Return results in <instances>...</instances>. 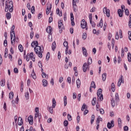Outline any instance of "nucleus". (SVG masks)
I'll use <instances>...</instances> for the list:
<instances>
[{
    "label": "nucleus",
    "instance_id": "obj_1",
    "mask_svg": "<svg viewBox=\"0 0 131 131\" xmlns=\"http://www.w3.org/2000/svg\"><path fill=\"white\" fill-rule=\"evenodd\" d=\"M15 25H13L11 28V31H10V37H11V42L12 46H14L16 43H18L19 42V37H16L15 35Z\"/></svg>",
    "mask_w": 131,
    "mask_h": 131
},
{
    "label": "nucleus",
    "instance_id": "obj_2",
    "mask_svg": "<svg viewBox=\"0 0 131 131\" xmlns=\"http://www.w3.org/2000/svg\"><path fill=\"white\" fill-rule=\"evenodd\" d=\"M5 12H10V13H12L13 11H14V6H13V1H10L8 3V1H6L5 2Z\"/></svg>",
    "mask_w": 131,
    "mask_h": 131
},
{
    "label": "nucleus",
    "instance_id": "obj_3",
    "mask_svg": "<svg viewBox=\"0 0 131 131\" xmlns=\"http://www.w3.org/2000/svg\"><path fill=\"white\" fill-rule=\"evenodd\" d=\"M34 52L39 58H42V53H43V50L41 49V47L40 46L35 47L34 48Z\"/></svg>",
    "mask_w": 131,
    "mask_h": 131
},
{
    "label": "nucleus",
    "instance_id": "obj_4",
    "mask_svg": "<svg viewBox=\"0 0 131 131\" xmlns=\"http://www.w3.org/2000/svg\"><path fill=\"white\" fill-rule=\"evenodd\" d=\"M102 92H103V90H102L101 89H99L97 91V99L99 100V101H103V100H104L103 94H102Z\"/></svg>",
    "mask_w": 131,
    "mask_h": 131
},
{
    "label": "nucleus",
    "instance_id": "obj_5",
    "mask_svg": "<svg viewBox=\"0 0 131 131\" xmlns=\"http://www.w3.org/2000/svg\"><path fill=\"white\" fill-rule=\"evenodd\" d=\"M81 27L82 29L85 28V30H88L89 28H88V23L85 21V19H82L81 21Z\"/></svg>",
    "mask_w": 131,
    "mask_h": 131
},
{
    "label": "nucleus",
    "instance_id": "obj_6",
    "mask_svg": "<svg viewBox=\"0 0 131 131\" xmlns=\"http://www.w3.org/2000/svg\"><path fill=\"white\" fill-rule=\"evenodd\" d=\"M88 70H90V64H88V63L85 62L82 67V71L83 72H85L88 71Z\"/></svg>",
    "mask_w": 131,
    "mask_h": 131
},
{
    "label": "nucleus",
    "instance_id": "obj_7",
    "mask_svg": "<svg viewBox=\"0 0 131 131\" xmlns=\"http://www.w3.org/2000/svg\"><path fill=\"white\" fill-rule=\"evenodd\" d=\"M103 11L104 14H106L108 17H110V10H109V9H107V7H104Z\"/></svg>",
    "mask_w": 131,
    "mask_h": 131
},
{
    "label": "nucleus",
    "instance_id": "obj_8",
    "mask_svg": "<svg viewBox=\"0 0 131 131\" xmlns=\"http://www.w3.org/2000/svg\"><path fill=\"white\" fill-rule=\"evenodd\" d=\"M58 28L59 29H63L64 28V24H63V20L62 19L58 20Z\"/></svg>",
    "mask_w": 131,
    "mask_h": 131
},
{
    "label": "nucleus",
    "instance_id": "obj_9",
    "mask_svg": "<svg viewBox=\"0 0 131 131\" xmlns=\"http://www.w3.org/2000/svg\"><path fill=\"white\" fill-rule=\"evenodd\" d=\"M107 126L109 129H111L112 127H114V121L112 120L111 122H108Z\"/></svg>",
    "mask_w": 131,
    "mask_h": 131
},
{
    "label": "nucleus",
    "instance_id": "obj_10",
    "mask_svg": "<svg viewBox=\"0 0 131 131\" xmlns=\"http://www.w3.org/2000/svg\"><path fill=\"white\" fill-rule=\"evenodd\" d=\"M124 82V81L123 80V76L122 75L121 76V77L119 79L118 86H120V85H121V83H123Z\"/></svg>",
    "mask_w": 131,
    "mask_h": 131
},
{
    "label": "nucleus",
    "instance_id": "obj_11",
    "mask_svg": "<svg viewBox=\"0 0 131 131\" xmlns=\"http://www.w3.org/2000/svg\"><path fill=\"white\" fill-rule=\"evenodd\" d=\"M52 6L51 4L49 6L47 7V8L46 9V14H47V15H49L50 14V13L51 12V10L52 9Z\"/></svg>",
    "mask_w": 131,
    "mask_h": 131
},
{
    "label": "nucleus",
    "instance_id": "obj_12",
    "mask_svg": "<svg viewBox=\"0 0 131 131\" xmlns=\"http://www.w3.org/2000/svg\"><path fill=\"white\" fill-rule=\"evenodd\" d=\"M28 121L30 124L32 125L33 124V117L30 115L28 118Z\"/></svg>",
    "mask_w": 131,
    "mask_h": 131
},
{
    "label": "nucleus",
    "instance_id": "obj_13",
    "mask_svg": "<svg viewBox=\"0 0 131 131\" xmlns=\"http://www.w3.org/2000/svg\"><path fill=\"white\" fill-rule=\"evenodd\" d=\"M32 48H35L38 47V42L37 41H33L31 43Z\"/></svg>",
    "mask_w": 131,
    "mask_h": 131
},
{
    "label": "nucleus",
    "instance_id": "obj_14",
    "mask_svg": "<svg viewBox=\"0 0 131 131\" xmlns=\"http://www.w3.org/2000/svg\"><path fill=\"white\" fill-rule=\"evenodd\" d=\"M82 51L83 52V55L85 56V57H88V52L86 51V49H85L84 47H82Z\"/></svg>",
    "mask_w": 131,
    "mask_h": 131
},
{
    "label": "nucleus",
    "instance_id": "obj_15",
    "mask_svg": "<svg viewBox=\"0 0 131 131\" xmlns=\"http://www.w3.org/2000/svg\"><path fill=\"white\" fill-rule=\"evenodd\" d=\"M73 9L74 12H77L78 10L77 6L76 5V4H75V3L74 2L73 3Z\"/></svg>",
    "mask_w": 131,
    "mask_h": 131
},
{
    "label": "nucleus",
    "instance_id": "obj_16",
    "mask_svg": "<svg viewBox=\"0 0 131 131\" xmlns=\"http://www.w3.org/2000/svg\"><path fill=\"white\" fill-rule=\"evenodd\" d=\"M18 125H22V124H23V120L21 117H18Z\"/></svg>",
    "mask_w": 131,
    "mask_h": 131
},
{
    "label": "nucleus",
    "instance_id": "obj_17",
    "mask_svg": "<svg viewBox=\"0 0 131 131\" xmlns=\"http://www.w3.org/2000/svg\"><path fill=\"white\" fill-rule=\"evenodd\" d=\"M6 17L7 20H10L12 18V14L10 12H7L6 14Z\"/></svg>",
    "mask_w": 131,
    "mask_h": 131
},
{
    "label": "nucleus",
    "instance_id": "obj_18",
    "mask_svg": "<svg viewBox=\"0 0 131 131\" xmlns=\"http://www.w3.org/2000/svg\"><path fill=\"white\" fill-rule=\"evenodd\" d=\"M97 27H100V28H102L103 27V19H101L99 24L97 25Z\"/></svg>",
    "mask_w": 131,
    "mask_h": 131
},
{
    "label": "nucleus",
    "instance_id": "obj_19",
    "mask_svg": "<svg viewBox=\"0 0 131 131\" xmlns=\"http://www.w3.org/2000/svg\"><path fill=\"white\" fill-rule=\"evenodd\" d=\"M0 84L1 86H5L6 84V79H2L1 81H0Z\"/></svg>",
    "mask_w": 131,
    "mask_h": 131
},
{
    "label": "nucleus",
    "instance_id": "obj_20",
    "mask_svg": "<svg viewBox=\"0 0 131 131\" xmlns=\"http://www.w3.org/2000/svg\"><path fill=\"white\" fill-rule=\"evenodd\" d=\"M80 80L79 79H78L76 80V84H77V88L78 89H79L80 88V84H81Z\"/></svg>",
    "mask_w": 131,
    "mask_h": 131
},
{
    "label": "nucleus",
    "instance_id": "obj_21",
    "mask_svg": "<svg viewBox=\"0 0 131 131\" xmlns=\"http://www.w3.org/2000/svg\"><path fill=\"white\" fill-rule=\"evenodd\" d=\"M43 86H48V81L46 79H43L42 81Z\"/></svg>",
    "mask_w": 131,
    "mask_h": 131
},
{
    "label": "nucleus",
    "instance_id": "obj_22",
    "mask_svg": "<svg viewBox=\"0 0 131 131\" xmlns=\"http://www.w3.org/2000/svg\"><path fill=\"white\" fill-rule=\"evenodd\" d=\"M31 76H32V78H33V79H36V74H35V72H34V70H32Z\"/></svg>",
    "mask_w": 131,
    "mask_h": 131
},
{
    "label": "nucleus",
    "instance_id": "obj_23",
    "mask_svg": "<svg viewBox=\"0 0 131 131\" xmlns=\"http://www.w3.org/2000/svg\"><path fill=\"white\" fill-rule=\"evenodd\" d=\"M38 65L39 68H41V71L42 72V71H43V69H42V62L41 61H39L38 62Z\"/></svg>",
    "mask_w": 131,
    "mask_h": 131
},
{
    "label": "nucleus",
    "instance_id": "obj_24",
    "mask_svg": "<svg viewBox=\"0 0 131 131\" xmlns=\"http://www.w3.org/2000/svg\"><path fill=\"white\" fill-rule=\"evenodd\" d=\"M46 31L48 33H51V32H52V27L48 26L46 29Z\"/></svg>",
    "mask_w": 131,
    "mask_h": 131
},
{
    "label": "nucleus",
    "instance_id": "obj_25",
    "mask_svg": "<svg viewBox=\"0 0 131 131\" xmlns=\"http://www.w3.org/2000/svg\"><path fill=\"white\" fill-rule=\"evenodd\" d=\"M9 98L10 100H12L14 98V93L13 92H11L9 93Z\"/></svg>",
    "mask_w": 131,
    "mask_h": 131
},
{
    "label": "nucleus",
    "instance_id": "obj_26",
    "mask_svg": "<svg viewBox=\"0 0 131 131\" xmlns=\"http://www.w3.org/2000/svg\"><path fill=\"white\" fill-rule=\"evenodd\" d=\"M56 99L55 98H53L52 99V107L53 108H55L56 107Z\"/></svg>",
    "mask_w": 131,
    "mask_h": 131
},
{
    "label": "nucleus",
    "instance_id": "obj_27",
    "mask_svg": "<svg viewBox=\"0 0 131 131\" xmlns=\"http://www.w3.org/2000/svg\"><path fill=\"white\" fill-rule=\"evenodd\" d=\"M68 49H69V47L66 48V55H67V54H68V55H71V53H72V52L70 50H69L68 51Z\"/></svg>",
    "mask_w": 131,
    "mask_h": 131
},
{
    "label": "nucleus",
    "instance_id": "obj_28",
    "mask_svg": "<svg viewBox=\"0 0 131 131\" xmlns=\"http://www.w3.org/2000/svg\"><path fill=\"white\" fill-rule=\"evenodd\" d=\"M37 117L39 118V121H40V116H39V113H36L35 114V117L34 119H36Z\"/></svg>",
    "mask_w": 131,
    "mask_h": 131
},
{
    "label": "nucleus",
    "instance_id": "obj_29",
    "mask_svg": "<svg viewBox=\"0 0 131 131\" xmlns=\"http://www.w3.org/2000/svg\"><path fill=\"white\" fill-rule=\"evenodd\" d=\"M118 14L119 17H122V15H123V13L122 12V10H121V9H119L118 10Z\"/></svg>",
    "mask_w": 131,
    "mask_h": 131
},
{
    "label": "nucleus",
    "instance_id": "obj_30",
    "mask_svg": "<svg viewBox=\"0 0 131 131\" xmlns=\"http://www.w3.org/2000/svg\"><path fill=\"white\" fill-rule=\"evenodd\" d=\"M111 90L112 91V92H115V84H114V83H112V85H111Z\"/></svg>",
    "mask_w": 131,
    "mask_h": 131
},
{
    "label": "nucleus",
    "instance_id": "obj_31",
    "mask_svg": "<svg viewBox=\"0 0 131 131\" xmlns=\"http://www.w3.org/2000/svg\"><path fill=\"white\" fill-rule=\"evenodd\" d=\"M96 101H97V98L96 97H94L92 101V105L93 106H95V105H96Z\"/></svg>",
    "mask_w": 131,
    "mask_h": 131
},
{
    "label": "nucleus",
    "instance_id": "obj_32",
    "mask_svg": "<svg viewBox=\"0 0 131 131\" xmlns=\"http://www.w3.org/2000/svg\"><path fill=\"white\" fill-rule=\"evenodd\" d=\"M93 33H94V34H96V35H99V34H100L99 31H97V30H96V29H93Z\"/></svg>",
    "mask_w": 131,
    "mask_h": 131
},
{
    "label": "nucleus",
    "instance_id": "obj_33",
    "mask_svg": "<svg viewBox=\"0 0 131 131\" xmlns=\"http://www.w3.org/2000/svg\"><path fill=\"white\" fill-rule=\"evenodd\" d=\"M56 14L59 16V17H61L62 16V11H60L59 9H56Z\"/></svg>",
    "mask_w": 131,
    "mask_h": 131
},
{
    "label": "nucleus",
    "instance_id": "obj_34",
    "mask_svg": "<svg viewBox=\"0 0 131 131\" xmlns=\"http://www.w3.org/2000/svg\"><path fill=\"white\" fill-rule=\"evenodd\" d=\"M93 63V59H92V57H89L88 58V65H91Z\"/></svg>",
    "mask_w": 131,
    "mask_h": 131
},
{
    "label": "nucleus",
    "instance_id": "obj_35",
    "mask_svg": "<svg viewBox=\"0 0 131 131\" xmlns=\"http://www.w3.org/2000/svg\"><path fill=\"white\" fill-rule=\"evenodd\" d=\"M102 80L103 81H105L106 80V77H107V74L103 73L102 75Z\"/></svg>",
    "mask_w": 131,
    "mask_h": 131
},
{
    "label": "nucleus",
    "instance_id": "obj_36",
    "mask_svg": "<svg viewBox=\"0 0 131 131\" xmlns=\"http://www.w3.org/2000/svg\"><path fill=\"white\" fill-rule=\"evenodd\" d=\"M25 96L26 100H28L29 99V92H26Z\"/></svg>",
    "mask_w": 131,
    "mask_h": 131
},
{
    "label": "nucleus",
    "instance_id": "obj_37",
    "mask_svg": "<svg viewBox=\"0 0 131 131\" xmlns=\"http://www.w3.org/2000/svg\"><path fill=\"white\" fill-rule=\"evenodd\" d=\"M64 101V106H66L67 105V96H65L63 98Z\"/></svg>",
    "mask_w": 131,
    "mask_h": 131
},
{
    "label": "nucleus",
    "instance_id": "obj_38",
    "mask_svg": "<svg viewBox=\"0 0 131 131\" xmlns=\"http://www.w3.org/2000/svg\"><path fill=\"white\" fill-rule=\"evenodd\" d=\"M90 88H93V89H96V83L95 81H92L91 84Z\"/></svg>",
    "mask_w": 131,
    "mask_h": 131
},
{
    "label": "nucleus",
    "instance_id": "obj_39",
    "mask_svg": "<svg viewBox=\"0 0 131 131\" xmlns=\"http://www.w3.org/2000/svg\"><path fill=\"white\" fill-rule=\"evenodd\" d=\"M95 121V115H92L91 117V124H93L94 123V121Z\"/></svg>",
    "mask_w": 131,
    "mask_h": 131
},
{
    "label": "nucleus",
    "instance_id": "obj_40",
    "mask_svg": "<svg viewBox=\"0 0 131 131\" xmlns=\"http://www.w3.org/2000/svg\"><path fill=\"white\" fill-rule=\"evenodd\" d=\"M111 104L112 107H115V100H114V99L113 98L111 99Z\"/></svg>",
    "mask_w": 131,
    "mask_h": 131
},
{
    "label": "nucleus",
    "instance_id": "obj_41",
    "mask_svg": "<svg viewBox=\"0 0 131 131\" xmlns=\"http://www.w3.org/2000/svg\"><path fill=\"white\" fill-rule=\"evenodd\" d=\"M127 59H128V62H131V54L130 52L128 53Z\"/></svg>",
    "mask_w": 131,
    "mask_h": 131
},
{
    "label": "nucleus",
    "instance_id": "obj_42",
    "mask_svg": "<svg viewBox=\"0 0 131 131\" xmlns=\"http://www.w3.org/2000/svg\"><path fill=\"white\" fill-rule=\"evenodd\" d=\"M118 122L119 126V127H120V126H121V123H122V121H121V119L120 118H119L118 119Z\"/></svg>",
    "mask_w": 131,
    "mask_h": 131
},
{
    "label": "nucleus",
    "instance_id": "obj_43",
    "mask_svg": "<svg viewBox=\"0 0 131 131\" xmlns=\"http://www.w3.org/2000/svg\"><path fill=\"white\" fill-rule=\"evenodd\" d=\"M54 107H53V106H50L49 107V109H48V111H49V112H50L51 114H53V113H54V111H53V108Z\"/></svg>",
    "mask_w": 131,
    "mask_h": 131
},
{
    "label": "nucleus",
    "instance_id": "obj_44",
    "mask_svg": "<svg viewBox=\"0 0 131 131\" xmlns=\"http://www.w3.org/2000/svg\"><path fill=\"white\" fill-rule=\"evenodd\" d=\"M52 51H55V49H56V42H54L52 43Z\"/></svg>",
    "mask_w": 131,
    "mask_h": 131
},
{
    "label": "nucleus",
    "instance_id": "obj_45",
    "mask_svg": "<svg viewBox=\"0 0 131 131\" xmlns=\"http://www.w3.org/2000/svg\"><path fill=\"white\" fill-rule=\"evenodd\" d=\"M71 16V21H74V16L73 15V13L71 12L70 13Z\"/></svg>",
    "mask_w": 131,
    "mask_h": 131
},
{
    "label": "nucleus",
    "instance_id": "obj_46",
    "mask_svg": "<svg viewBox=\"0 0 131 131\" xmlns=\"http://www.w3.org/2000/svg\"><path fill=\"white\" fill-rule=\"evenodd\" d=\"M18 49L20 52H23V46H22V45H19L18 46Z\"/></svg>",
    "mask_w": 131,
    "mask_h": 131
},
{
    "label": "nucleus",
    "instance_id": "obj_47",
    "mask_svg": "<svg viewBox=\"0 0 131 131\" xmlns=\"http://www.w3.org/2000/svg\"><path fill=\"white\" fill-rule=\"evenodd\" d=\"M90 24H91L92 27L93 28L96 27V24L94 21L90 20Z\"/></svg>",
    "mask_w": 131,
    "mask_h": 131
},
{
    "label": "nucleus",
    "instance_id": "obj_48",
    "mask_svg": "<svg viewBox=\"0 0 131 131\" xmlns=\"http://www.w3.org/2000/svg\"><path fill=\"white\" fill-rule=\"evenodd\" d=\"M115 99L116 101H119V96L118 95V93H116Z\"/></svg>",
    "mask_w": 131,
    "mask_h": 131
},
{
    "label": "nucleus",
    "instance_id": "obj_49",
    "mask_svg": "<svg viewBox=\"0 0 131 131\" xmlns=\"http://www.w3.org/2000/svg\"><path fill=\"white\" fill-rule=\"evenodd\" d=\"M121 57L122 58L124 57V49L123 48H122L121 50Z\"/></svg>",
    "mask_w": 131,
    "mask_h": 131
},
{
    "label": "nucleus",
    "instance_id": "obj_50",
    "mask_svg": "<svg viewBox=\"0 0 131 131\" xmlns=\"http://www.w3.org/2000/svg\"><path fill=\"white\" fill-rule=\"evenodd\" d=\"M26 61H27V62H28V61L30 60V56H29V53L27 54V56L26 57Z\"/></svg>",
    "mask_w": 131,
    "mask_h": 131
},
{
    "label": "nucleus",
    "instance_id": "obj_51",
    "mask_svg": "<svg viewBox=\"0 0 131 131\" xmlns=\"http://www.w3.org/2000/svg\"><path fill=\"white\" fill-rule=\"evenodd\" d=\"M31 11L32 14H34V12H35L34 6H32L31 7Z\"/></svg>",
    "mask_w": 131,
    "mask_h": 131
},
{
    "label": "nucleus",
    "instance_id": "obj_52",
    "mask_svg": "<svg viewBox=\"0 0 131 131\" xmlns=\"http://www.w3.org/2000/svg\"><path fill=\"white\" fill-rule=\"evenodd\" d=\"M86 108V105H85V103H84L81 107V111H84V109Z\"/></svg>",
    "mask_w": 131,
    "mask_h": 131
},
{
    "label": "nucleus",
    "instance_id": "obj_53",
    "mask_svg": "<svg viewBox=\"0 0 131 131\" xmlns=\"http://www.w3.org/2000/svg\"><path fill=\"white\" fill-rule=\"evenodd\" d=\"M42 17V13L40 12L38 14V19H41Z\"/></svg>",
    "mask_w": 131,
    "mask_h": 131
},
{
    "label": "nucleus",
    "instance_id": "obj_54",
    "mask_svg": "<svg viewBox=\"0 0 131 131\" xmlns=\"http://www.w3.org/2000/svg\"><path fill=\"white\" fill-rule=\"evenodd\" d=\"M63 46L65 47V48H68V42L67 41H65L63 42Z\"/></svg>",
    "mask_w": 131,
    "mask_h": 131
},
{
    "label": "nucleus",
    "instance_id": "obj_55",
    "mask_svg": "<svg viewBox=\"0 0 131 131\" xmlns=\"http://www.w3.org/2000/svg\"><path fill=\"white\" fill-rule=\"evenodd\" d=\"M68 119L69 121H71V120H72V117L71 116V115L69 114L68 115Z\"/></svg>",
    "mask_w": 131,
    "mask_h": 131
},
{
    "label": "nucleus",
    "instance_id": "obj_56",
    "mask_svg": "<svg viewBox=\"0 0 131 131\" xmlns=\"http://www.w3.org/2000/svg\"><path fill=\"white\" fill-rule=\"evenodd\" d=\"M29 55L31 59H32V58H34V55H33V52H31L30 54L29 53Z\"/></svg>",
    "mask_w": 131,
    "mask_h": 131
},
{
    "label": "nucleus",
    "instance_id": "obj_57",
    "mask_svg": "<svg viewBox=\"0 0 131 131\" xmlns=\"http://www.w3.org/2000/svg\"><path fill=\"white\" fill-rule=\"evenodd\" d=\"M18 64L20 66L22 65V59L19 58L18 60Z\"/></svg>",
    "mask_w": 131,
    "mask_h": 131
},
{
    "label": "nucleus",
    "instance_id": "obj_58",
    "mask_svg": "<svg viewBox=\"0 0 131 131\" xmlns=\"http://www.w3.org/2000/svg\"><path fill=\"white\" fill-rule=\"evenodd\" d=\"M63 125H64V126H68V121L65 120V121L63 122Z\"/></svg>",
    "mask_w": 131,
    "mask_h": 131
},
{
    "label": "nucleus",
    "instance_id": "obj_59",
    "mask_svg": "<svg viewBox=\"0 0 131 131\" xmlns=\"http://www.w3.org/2000/svg\"><path fill=\"white\" fill-rule=\"evenodd\" d=\"M8 57V49H5V58H7Z\"/></svg>",
    "mask_w": 131,
    "mask_h": 131
},
{
    "label": "nucleus",
    "instance_id": "obj_60",
    "mask_svg": "<svg viewBox=\"0 0 131 131\" xmlns=\"http://www.w3.org/2000/svg\"><path fill=\"white\" fill-rule=\"evenodd\" d=\"M33 35H34V33L33 32H31L30 33V38L32 39L33 38Z\"/></svg>",
    "mask_w": 131,
    "mask_h": 131
},
{
    "label": "nucleus",
    "instance_id": "obj_61",
    "mask_svg": "<svg viewBox=\"0 0 131 131\" xmlns=\"http://www.w3.org/2000/svg\"><path fill=\"white\" fill-rule=\"evenodd\" d=\"M76 98H77L76 93H74L73 94V98L74 99V100H75Z\"/></svg>",
    "mask_w": 131,
    "mask_h": 131
},
{
    "label": "nucleus",
    "instance_id": "obj_62",
    "mask_svg": "<svg viewBox=\"0 0 131 131\" xmlns=\"http://www.w3.org/2000/svg\"><path fill=\"white\" fill-rule=\"evenodd\" d=\"M128 34L129 35L128 38H129V40H131V31H129L128 32Z\"/></svg>",
    "mask_w": 131,
    "mask_h": 131
},
{
    "label": "nucleus",
    "instance_id": "obj_63",
    "mask_svg": "<svg viewBox=\"0 0 131 131\" xmlns=\"http://www.w3.org/2000/svg\"><path fill=\"white\" fill-rule=\"evenodd\" d=\"M41 4L42 6H45L46 5V0H41Z\"/></svg>",
    "mask_w": 131,
    "mask_h": 131
},
{
    "label": "nucleus",
    "instance_id": "obj_64",
    "mask_svg": "<svg viewBox=\"0 0 131 131\" xmlns=\"http://www.w3.org/2000/svg\"><path fill=\"white\" fill-rule=\"evenodd\" d=\"M67 81L69 82V83H71V78L70 77L68 78Z\"/></svg>",
    "mask_w": 131,
    "mask_h": 131
}]
</instances>
